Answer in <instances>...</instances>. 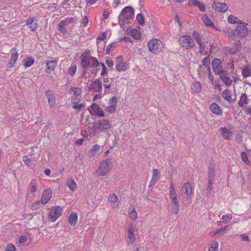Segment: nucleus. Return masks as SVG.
<instances>
[{
	"mask_svg": "<svg viewBox=\"0 0 251 251\" xmlns=\"http://www.w3.org/2000/svg\"><path fill=\"white\" fill-rule=\"evenodd\" d=\"M233 48L238 52L241 48V44L239 41L236 42L234 44Z\"/></svg>",
	"mask_w": 251,
	"mask_h": 251,
	"instance_id": "nucleus-61",
	"label": "nucleus"
},
{
	"mask_svg": "<svg viewBox=\"0 0 251 251\" xmlns=\"http://www.w3.org/2000/svg\"><path fill=\"white\" fill-rule=\"evenodd\" d=\"M77 219L78 217L76 213L71 214L68 217L70 225L72 226H75L77 222Z\"/></svg>",
	"mask_w": 251,
	"mask_h": 251,
	"instance_id": "nucleus-31",
	"label": "nucleus"
},
{
	"mask_svg": "<svg viewBox=\"0 0 251 251\" xmlns=\"http://www.w3.org/2000/svg\"><path fill=\"white\" fill-rule=\"evenodd\" d=\"M136 20L139 23V24L141 25H143L145 24V20L144 18L143 17V15L141 13H139L137 14L136 16Z\"/></svg>",
	"mask_w": 251,
	"mask_h": 251,
	"instance_id": "nucleus-50",
	"label": "nucleus"
},
{
	"mask_svg": "<svg viewBox=\"0 0 251 251\" xmlns=\"http://www.w3.org/2000/svg\"><path fill=\"white\" fill-rule=\"evenodd\" d=\"M193 191L191 184L187 182L183 184L181 192L183 198L187 200H190L191 198L192 192Z\"/></svg>",
	"mask_w": 251,
	"mask_h": 251,
	"instance_id": "nucleus-8",
	"label": "nucleus"
},
{
	"mask_svg": "<svg viewBox=\"0 0 251 251\" xmlns=\"http://www.w3.org/2000/svg\"><path fill=\"white\" fill-rule=\"evenodd\" d=\"M105 110L109 113H113L116 110V105L110 104V105L105 107Z\"/></svg>",
	"mask_w": 251,
	"mask_h": 251,
	"instance_id": "nucleus-52",
	"label": "nucleus"
},
{
	"mask_svg": "<svg viewBox=\"0 0 251 251\" xmlns=\"http://www.w3.org/2000/svg\"><path fill=\"white\" fill-rule=\"evenodd\" d=\"M159 171L156 169H153V172H152V178H153L154 179L158 180L159 179Z\"/></svg>",
	"mask_w": 251,
	"mask_h": 251,
	"instance_id": "nucleus-56",
	"label": "nucleus"
},
{
	"mask_svg": "<svg viewBox=\"0 0 251 251\" xmlns=\"http://www.w3.org/2000/svg\"><path fill=\"white\" fill-rule=\"evenodd\" d=\"M219 244L216 241L211 242V246L209 247L208 251H218Z\"/></svg>",
	"mask_w": 251,
	"mask_h": 251,
	"instance_id": "nucleus-45",
	"label": "nucleus"
},
{
	"mask_svg": "<svg viewBox=\"0 0 251 251\" xmlns=\"http://www.w3.org/2000/svg\"><path fill=\"white\" fill-rule=\"evenodd\" d=\"M210 109L211 111L217 115H221L222 113V110L220 107L216 103L213 102L210 105Z\"/></svg>",
	"mask_w": 251,
	"mask_h": 251,
	"instance_id": "nucleus-27",
	"label": "nucleus"
},
{
	"mask_svg": "<svg viewBox=\"0 0 251 251\" xmlns=\"http://www.w3.org/2000/svg\"><path fill=\"white\" fill-rule=\"evenodd\" d=\"M228 227V226H226L225 227L218 229L214 233V235H216L217 234H225L226 233V230L227 229Z\"/></svg>",
	"mask_w": 251,
	"mask_h": 251,
	"instance_id": "nucleus-57",
	"label": "nucleus"
},
{
	"mask_svg": "<svg viewBox=\"0 0 251 251\" xmlns=\"http://www.w3.org/2000/svg\"><path fill=\"white\" fill-rule=\"evenodd\" d=\"M201 19L203 22L206 26H209L212 27L214 26V24L212 23L211 21L209 19V18L206 15H202L201 16Z\"/></svg>",
	"mask_w": 251,
	"mask_h": 251,
	"instance_id": "nucleus-40",
	"label": "nucleus"
},
{
	"mask_svg": "<svg viewBox=\"0 0 251 251\" xmlns=\"http://www.w3.org/2000/svg\"><path fill=\"white\" fill-rule=\"evenodd\" d=\"M149 51L153 54H158L163 49L162 42L157 39H152L148 44Z\"/></svg>",
	"mask_w": 251,
	"mask_h": 251,
	"instance_id": "nucleus-5",
	"label": "nucleus"
},
{
	"mask_svg": "<svg viewBox=\"0 0 251 251\" xmlns=\"http://www.w3.org/2000/svg\"><path fill=\"white\" fill-rule=\"evenodd\" d=\"M10 59L6 66V68L8 69H10L14 66V64L16 63L17 61L18 57V54L15 48L12 49L10 50Z\"/></svg>",
	"mask_w": 251,
	"mask_h": 251,
	"instance_id": "nucleus-16",
	"label": "nucleus"
},
{
	"mask_svg": "<svg viewBox=\"0 0 251 251\" xmlns=\"http://www.w3.org/2000/svg\"><path fill=\"white\" fill-rule=\"evenodd\" d=\"M134 9L130 6H126L123 9L118 19L120 23H122L123 24H128L129 21L134 17Z\"/></svg>",
	"mask_w": 251,
	"mask_h": 251,
	"instance_id": "nucleus-3",
	"label": "nucleus"
},
{
	"mask_svg": "<svg viewBox=\"0 0 251 251\" xmlns=\"http://www.w3.org/2000/svg\"><path fill=\"white\" fill-rule=\"evenodd\" d=\"M178 41L181 46L187 50H190L195 46V43L192 37L188 35L181 36Z\"/></svg>",
	"mask_w": 251,
	"mask_h": 251,
	"instance_id": "nucleus-6",
	"label": "nucleus"
},
{
	"mask_svg": "<svg viewBox=\"0 0 251 251\" xmlns=\"http://www.w3.org/2000/svg\"><path fill=\"white\" fill-rule=\"evenodd\" d=\"M51 197V192L50 189H47L44 191L41 199V202L43 204H46L50 200Z\"/></svg>",
	"mask_w": 251,
	"mask_h": 251,
	"instance_id": "nucleus-22",
	"label": "nucleus"
},
{
	"mask_svg": "<svg viewBox=\"0 0 251 251\" xmlns=\"http://www.w3.org/2000/svg\"><path fill=\"white\" fill-rule=\"evenodd\" d=\"M38 186V182L36 180H32L29 184V191L30 193H34Z\"/></svg>",
	"mask_w": 251,
	"mask_h": 251,
	"instance_id": "nucleus-39",
	"label": "nucleus"
},
{
	"mask_svg": "<svg viewBox=\"0 0 251 251\" xmlns=\"http://www.w3.org/2000/svg\"><path fill=\"white\" fill-rule=\"evenodd\" d=\"M96 128L100 130L109 129L111 128V126L108 120L102 119L98 121L95 124Z\"/></svg>",
	"mask_w": 251,
	"mask_h": 251,
	"instance_id": "nucleus-15",
	"label": "nucleus"
},
{
	"mask_svg": "<svg viewBox=\"0 0 251 251\" xmlns=\"http://www.w3.org/2000/svg\"><path fill=\"white\" fill-rule=\"evenodd\" d=\"M73 92V96L72 97L71 101L79 100L81 97L82 90L78 87H71L69 92Z\"/></svg>",
	"mask_w": 251,
	"mask_h": 251,
	"instance_id": "nucleus-18",
	"label": "nucleus"
},
{
	"mask_svg": "<svg viewBox=\"0 0 251 251\" xmlns=\"http://www.w3.org/2000/svg\"><path fill=\"white\" fill-rule=\"evenodd\" d=\"M25 61L24 66L25 67H29L33 64L34 60L32 57H29L25 59Z\"/></svg>",
	"mask_w": 251,
	"mask_h": 251,
	"instance_id": "nucleus-47",
	"label": "nucleus"
},
{
	"mask_svg": "<svg viewBox=\"0 0 251 251\" xmlns=\"http://www.w3.org/2000/svg\"><path fill=\"white\" fill-rule=\"evenodd\" d=\"M230 62L227 63L226 65L227 69H229L231 71H233L234 69V60L233 58L230 59Z\"/></svg>",
	"mask_w": 251,
	"mask_h": 251,
	"instance_id": "nucleus-55",
	"label": "nucleus"
},
{
	"mask_svg": "<svg viewBox=\"0 0 251 251\" xmlns=\"http://www.w3.org/2000/svg\"><path fill=\"white\" fill-rule=\"evenodd\" d=\"M241 157L242 160L246 163L247 165H250L251 164V162L248 159L247 154L246 152L242 151L241 153Z\"/></svg>",
	"mask_w": 251,
	"mask_h": 251,
	"instance_id": "nucleus-48",
	"label": "nucleus"
},
{
	"mask_svg": "<svg viewBox=\"0 0 251 251\" xmlns=\"http://www.w3.org/2000/svg\"><path fill=\"white\" fill-rule=\"evenodd\" d=\"M220 130L222 132V137L226 140H229L232 136L233 133L232 132L226 127H221Z\"/></svg>",
	"mask_w": 251,
	"mask_h": 251,
	"instance_id": "nucleus-28",
	"label": "nucleus"
},
{
	"mask_svg": "<svg viewBox=\"0 0 251 251\" xmlns=\"http://www.w3.org/2000/svg\"><path fill=\"white\" fill-rule=\"evenodd\" d=\"M15 250L16 248L14 245L9 244L7 246L5 251H15Z\"/></svg>",
	"mask_w": 251,
	"mask_h": 251,
	"instance_id": "nucleus-64",
	"label": "nucleus"
},
{
	"mask_svg": "<svg viewBox=\"0 0 251 251\" xmlns=\"http://www.w3.org/2000/svg\"><path fill=\"white\" fill-rule=\"evenodd\" d=\"M23 161L28 167L32 165V159L31 158H29L27 155L23 157Z\"/></svg>",
	"mask_w": 251,
	"mask_h": 251,
	"instance_id": "nucleus-49",
	"label": "nucleus"
},
{
	"mask_svg": "<svg viewBox=\"0 0 251 251\" xmlns=\"http://www.w3.org/2000/svg\"><path fill=\"white\" fill-rule=\"evenodd\" d=\"M77 67L75 64H72L71 66H70L67 71L68 74L70 75L72 77H74L75 74L76 72Z\"/></svg>",
	"mask_w": 251,
	"mask_h": 251,
	"instance_id": "nucleus-42",
	"label": "nucleus"
},
{
	"mask_svg": "<svg viewBox=\"0 0 251 251\" xmlns=\"http://www.w3.org/2000/svg\"><path fill=\"white\" fill-rule=\"evenodd\" d=\"M223 50L224 53L225 54H235L238 52L237 50L235 49L234 48L232 47H226L223 48Z\"/></svg>",
	"mask_w": 251,
	"mask_h": 251,
	"instance_id": "nucleus-37",
	"label": "nucleus"
},
{
	"mask_svg": "<svg viewBox=\"0 0 251 251\" xmlns=\"http://www.w3.org/2000/svg\"><path fill=\"white\" fill-rule=\"evenodd\" d=\"M228 22L231 24H242V22L237 17H235L232 15H230L228 19Z\"/></svg>",
	"mask_w": 251,
	"mask_h": 251,
	"instance_id": "nucleus-34",
	"label": "nucleus"
},
{
	"mask_svg": "<svg viewBox=\"0 0 251 251\" xmlns=\"http://www.w3.org/2000/svg\"><path fill=\"white\" fill-rule=\"evenodd\" d=\"M116 43H112L107 47L106 49V54H109L111 50L115 47Z\"/></svg>",
	"mask_w": 251,
	"mask_h": 251,
	"instance_id": "nucleus-58",
	"label": "nucleus"
},
{
	"mask_svg": "<svg viewBox=\"0 0 251 251\" xmlns=\"http://www.w3.org/2000/svg\"><path fill=\"white\" fill-rule=\"evenodd\" d=\"M112 167V160L107 158L102 160L100 164L96 173L98 176H106Z\"/></svg>",
	"mask_w": 251,
	"mask_h": 251,
	"instance_id": "nucleus-4",
	"label": "nucleus"
},
{
	"mask_svg": "<svg viewBox=\"0 0 251 251\" xmlns=\"http://www.w3.org/2000/svg\"><path fill=\"white\" fill-rule=\"evenodd\" d=\"M117 102L118 100L117 97L116 96H113L110 99L109 103L110 104L116 105Z\"/></svg>",
	"mask_w": 251,
	"mask_h": 251,
	"instance_id": "nucleus-59",
	"label": "nucleus"
},
{
	"mask_svg": "<svg viewBox=\"0 0 251 251\" xmlns=\"http://www.w3.org/2000/svg\"><path fill=\"white\" fill-rule=\"evenodd\" d=\"M191 89L195 93H200L201 90V84L197 81L193 83L191 85Z\"/></svg>",
	"mask_w": 251,
	"mask_h": 251,
	"instance_id": "nucleus-36",
	"label": "nucleus"
},
{
	"mask_svg": "<svg viewBox=\"0 0 251 251\" xmlns=\"http://www.w3.org/2000/svg\"><path fill=\"white\" fill-rule=\"evenodd\" d=\"M46 96L48 99V102L50 106L53 107L55 104V97L52 91L51 90L46 91Z\"/></svg>",
	"mask_w": 251,
	"mask_h": 251,
	"instance_id": "nucleus-20",
	"label": "nucleus"
},
{
	"mask_svg": "<svg viewBox=\"0 0 251 251\" xmlns=\"http://www.w3.org/2000/svg\"><path fill=\"white\" fill-rule=\"evenodd\" d=\"M249 99L246 93H242L240 97L238 104L239 107L244 108L246 105L249 103Z\"/></svg>",
	"mask_w": 251,
	"mask_h": 251,
	"instance_id": "nucleus-21",
	"label": "nucleus"
},
{
	"mask_svg": "<svg viewBox=\"0 0 251 251\" xmlns=\"http://www.w3.org/2000/svg\"><path fill=\"white\" fill-rule=\"evenodd\" d=\"M224 31L226 34L228 36L229 38L233 39L235 37V30L232 31L229 28H225Z\"/></svg>",
	"mask_w": 251,
	"mask_h": 251,
	"instance_id": "nucleus-43",
	"label": "nucleus"
},
{
	"mask_svg": "<svg viewBox=\"0 0 251 251\" xmlns=\"http://www.w3.org/2000/svg\"><path fill=\"white\" fill-rule=\"evenodd\" d=\"M192 36L198 44L202 42L201 36L200 34L197 31L193 32Z\"/></svg>",
	"mask_w": 251,
	"mask_h": 251,
	"instance_id": "nucleus-46",
	"label": "nucleus"
},
{
	"mask_svg": "<svg viewBox=\"0 0 251 251\" xmlns=\"http://www.w3.org/2000/svg\"><path fill=\"white\" fill-rule=\"evenodd\" d=\"M88 110L90 113L93 116L103 117L104 114L101 108L95 103H92L88 107Z\"/></svg>",
	"mask_w": 251,
	"mask_h": 251,
	"instance_id": "nucleus-10",
	"label": "nucleus"
},
{
	"mask_svg": "<svg viewBox=\"0 0 251 251\" xmlns=\"http://www.w3.org/2000/svg\"><path fill=\"white\" fill-rule=\"evenodd\" d=\"M100 147L98 145H95L92 147L90 154L92 157L96 155L100 151Z\"/></svg>",
	"mask_w": 251,
	"mask_h": 251,
	"instance_id": "nucleus-41",
	"label": "nucleus"
},
{
	"mask_svg": "<svg viewBox=\"0 0 251 251\" xmlns=\"http://www.w3.org/2000/svg\"><path fill=\"white\" fill-rule=\"evenodd\" d=\"M222 97L227 101L231 102L232 101L231 95L228 89L225 90L222 94Z\"/></svg>",
	"mask_w": 251,
	"mask_h": 251,
	"instance_id": "nucleus-38",
	"label": "nucleus"
},
{
	"mask_svg": "<svg viewBox=\"0 0 251 251\" xmlns=\"http://www.w3.org/2000/svg\"><path fill=\"white\" fill-rule=\"evenodd\" d=\"M117 196L114 194H111L108 197V201L111 203V206L113 208H117L118 207L119 202L118 201Z\"/></svg>",
	"mask_w": 251,
	"mask_h": 251,
	"instance_id": "nucleus-24",
	"label": "nucleus"
},
{
	"mask_svg": "<svg viewBox=\"0 0 251 251\" xmlns=\"http://www.w3.org/2000/svg\"><path fill=\"white\" fill-rule=\"evenodd\" d=\"M247 24L242 22L239 24L235 30V36L244 37L248 34V29L247 27Z\"/></svg>",
	"mask_w": 251,
	"mask_h": 251,
	"instance_id": "nucleus-9",
	"label": "nucleus"
},
{
	"mask_svg": "<svg viewBox=\"0 0 251 251\" xmlns=\"http://www.w3.org/2000/svg\"><path fill=\"white\" fill-rule=\"evenodd\" d=\"M212 66L213 72L215 74L218 75H220V74H222L223 72L226 71L222 70V61L220 59L214 58L212 62Z\"/></svg>",
	"mask_w": 251,
	"mask_h": 251,
	"instance_id": "nucleus-12",
	"label": "nucleus"
},
{
	"mask_svg": "<svg viewBox=\"0 0 251 251\" xmlns=\"http://www.w3.org/2000/svg\"><path fill=\"white\" fill-rule=\"evenodd\" d=\"M222 219L227 223L231 220L232 216L230 214H225L222 216Z\"/></svg>",
	"mask_w": 251,
	"mask_h": 251,
	"instance_id": "nucleus-60",
	"label": "nucleus"
},
{
	"mask_svg": "<svg viewBox=\"0 0 251 251\" xmlns=\"http://www.w3.org/2000/svg\"><path fill=\"white\" fill-rule=\"evenodd\" d=\"M28 241V237L26 236H22L19 239L20 243H25Z\"/></svg>",
	"mask_w": 251,
	"mask_h": 251,
	"instance_id": "nucleus-63",
	"label": "nucleus"
},
{
	"mask_svg": "<svg viewBox=\"0 0 251 251\" xmlns=\"http://www.w3.org/2000/svg\"><path fill=\"white\" fill-rule=\"evenodd\" d=\"M129 68L127 63L123 61H119L116 65V69L119 72H125Z\"/></svg>",
	"mask_w": 251,
	"mask_h": 251,
	"instance_id": "nucleus-26",
	"label": "nucleus"
},
{
	"mask_svg": "<svg viewBox=\"0 0 251 251\" xmlns=\"http://www.w3.org/2000/svg\"><path fill=\"white\" fill-rule=\"evenodd\" d=\"M199 45V52L201 54H206V49H208L209 47L207 41L201 42L198 44Z\"/></svg>",
	"mask_w": 251,
	"mask_h": 251,
	"instance_id": "nucleus-29",
	"label": "nucleus"
},
{
	"mask_svg": "<svg viewBox=\"0 0 251 251\" xmlns=\"http://www.w3.org/2000/svg\"><path fill=\"white\" fill-rule=\"evenodd\" d=\"M196 5L199 8L201 12H204L205 11V7L203 3L198 2Z\"/></svg>",
	"mask_w": 251,
	"mask_h": 251,
	"instance_id": "nucleus-62",
	"label": "nucleus"
},
{
	"mask_svg": "<svg viewBox=\"0 0 251 251\" xmlns=\"http://www.w3.org/2000/svg\"><path fill=\"white\" fill-rule=\"evenodd\" d=\"M75 18L70 17L66 18L64 20L61 21L58 25V30L64 35L67 34V30L65 28V26L72 23H73L75 21Z\"/></svg>",
	"mask_w": 251,
	"mask_h": 251,
	"instance_id": "nucleus-7",
	"label": "nucleus"
},
{
	"mask_svg": "<svg viewBox=\"0 0 251 251\" xmlns=\"http://www.w3.org/2000/svg\"><path fill=\"white\" fill-rule=\"evenodd\" d=\"M128 32L134 39L138 40L141 38L140 33L136 29H131Z\"/></svg>",
	"mask_w": 251,
	"mask_h": 251,
	"instance_id": "nucleus-33",
	"label": "nucleus"
},
{
	"mask_svg": "<svg viewBox=\"0 0 251 251\" xmlns=\"http://www.w3.org/2000/svg\"><path fill=\"white\" fill-rule=\"evenodd\" d=\"M57 61L56 60L46 61V72L48 74H50L53 71L57 66Z\"/></svg>",
	"mask_w": 251,
	"mask_h": 251,
	"instance_id": "nucleus-23",
	"label": "nucleus"
},
{
	"mask_svg": "<svg viewBox=\"0 0 251 251\" xmlns=\"http://www.w3.org/2000/svg\"><path fill=\"white\" fill-rule=\"evenodd\" d=\"M67 185L70 190L72 191L74 190L76 187V183L73 180L69 181L67 182Z\"/></svg>",
	"mask_w": 251,
	"mask_h": 251,
	"instance_id": "nucleus-51",
	"label": "nucleus"
},
{
	"mask_svg": "<svg viewBox=\"0 0 251 251\" xmlns=\"http://www.w3.org/2000/svg\"><path fill=\"white\" fill-rule=\"evenodd\" d=\"M227 75V71L223 72L222 74H220L219 77L225 85L229 87L231 85L233 80Z\"/></svg>",
	"mask_w": 251,
	"mask_h": 251,
	"instance_id": "nucleus-19",
	"label": "nucleus"
},
{
	"mask_svg": "<svg viewBox=\"0 0 251 251\" xmlns=\"http://www.w3.org/2000/svg\"><path fill=\"white\" fill-rule=\"evenodd\" d=\"M90 91L94 92H100L102 89V83L100 79L93 81L88 86Z\"/></svg>",
	"mask_w": 251,
	"mask_h": 251,
	"instance_id": "nucleus-14",
	"label": "nucleus"
},
{
	"mask_svg": "<svg viewBox=\"0 0 251 251\" xmlns=\"http://www.w3.org/2000/svg\"><path fill=\"white\" fill-rule=\"evenodd\" d=\"M212 7L217 11L222 13L226 12L228 7L226 3L214 0L212 3Z\"/></svg>",
	"mask_w": 251,
	"mask_h": 251,
	"instance_id": "nucleus-13",
	"label": "nucleus"
},
{
	"mask_svg": "<svg viewBox=\"0 0 251 251\" xmlns=\"http://www.w3.org/2000/svg\"><path fill=\"white\" fill-rule=\"evenodd\" d=\"M215 176V167L212 163H210L208 168V179L214 180Z\"/></svg>",
	"mask_w": 251,
	"mask_h": 251,
	"instance_id": "nucleus-25",
	"label": "nucleus"
},
{
	"mask_svg": "<svg viewBox=\"0 0 251 251\" xmlns=\"http://www.w3.org/2000/svg\"><path fill=\"white\" fill-rule=\"evenodd\" d=\"M81 135L85 138L89 139L95 135L94 130L88 126H85L81 131Z\"/></svg>",
	"mask_w": 251,
	"mask_h": 251,
	"instance_id": "nucleus-17",
	"label": "nucleus"
},
{
	"mask_svg": "<svg viewBox=\"0 0 251 251\" xmlns=\"http://www.w3.org/2000/svg\"><path fill=\"white\" fill-rule=\"evenodd\" d=\"M202 64L208 69V67H210V60L208 57H205L202 60Z\"/></svg>",
	"mask_w": 251,
	"mask_h": 251,
	"instance_id": "nucleus-54",
	"label": "nucleus"
},
{
	"mask_svg": "<svg viewBox=\"0 0 251 251\" xmlns=\"http://www.w3.org/2000/svg\"><path fill=\"white\" fill-rule=\"evenodd\" d=\"M242 75L244 77L247 78L251 76V69L247 65L244 66L242 70Z\"/></svg>",
	"mask_w": 251,
	"mask_h": 251,
	"instance_id": "nucleus-35",
	"label": "nucleus"
},
{
	"mask_svg": "<svg viewBox=\"0 0 251 251\" xmlns=\"http://www.w3.org/2000/svg\"><path fill=\"white\" fill-rule=\"evenodd\" d=\"M89 51H85L81 56V65L82 67L86 70L88 68L97 67L100 65L97 59L90 55Z\"/></svg>",
	"mask_w": 251,
	"mask_h": 251,
	"instance_id": "nucleus-1",
	"label": "nucleus"
},
{
	"mask_svg": "<svg viewBox=\"0 0 251 251\" xmlns=\"http://www.w3.org/2000/svg\"><path fill=\"white\" fill-rule=\"evenodd\" d=\"M109 80L108 78L103 79V82L104 83L103 86L104 87V92L103 95L109 94L110 92V89L111 88V83L109 82Z\"/></svg>",
	"mask_w": 251,
	"mask_h": 251,
	"instance_id": "nucleus-32",
	"label": "nucleus"
},
{
	"mask_svg": "<svg viewBox=\"0 0 251 251\" xmlns=\"http://www.w3.org/2000/svg\"><path fill=\"white\" fill-rule=\"evenodd\" d=\"M169 197L171 200V212L175 215H177L179 212V204L177 199V196L172 182L169 189Z\"/></svg>",
	"mask_w": 251,
	"mask_h": 251,
	"instance_id": "nucleus-2",
	"label": "nucleus"
},
{
	"mask_svg": "<svg viewBox=\"0 0 251 251\" xmlns=\"http://www.w3.org/2000/svg\"><path fill=\"white\" fill-rule=\"evenodd\" d=\"M79 100H74V101H72V103L73 104V107L74 109H77L78 110H80L82 108H84L85 107V105L82 103H78Z\"/></svg>",
	"mask_w": 251,
	"mask_h": 251,
	"instance_id": "nucleus-44",
	"label": "nucleus"
},
{
	"mask_svg": "<svg viewBox=\"0 0 251 251\" xmlns=\"http://www.w3.org/2000/svg\"><path fill=\"white\" fill-rule=\"evenodd\" d=\"M134 228L132 226L129 227L127 230V236L131 243H133L135 241V237L134 236Z\"/></svg>",
	"mask_w": 251,
	"mask_h": 251,
	"instance_id": "nucleus-30",
	"label": "nucleus"
},
{
	"mask_svg": "<svg viewBox=\"0 0 251 251\" xmlns=\"http://www.w3.org/2000/svg\"><path fill=\"white\" fill-rule=\"evenodd\" d=\"M129 217L132 220H135L137 218V213L135 210L129 212Z\"/></svg>",
	"mask_w": 251,
	"mask_h": 251,
	"instance_id": "nucleus-53",
	"label": "nucleus"
},
{
	"mask_svg": "<svg viewBox=\"0 0 251 251\" xmlns=\"http://www.w3.org/2000/svg\"><path fill=\"white\" fill-rule=\"evenodd\" d=\"M62 212V208L60 206L52 208L49 215V219L51 222H55Z\"/></svg>",
	"mask_w": 251,
	"mask_h": 251,
	"instance_id": "nucleus-11",
	"label": "nucleus"
}]
</instances>
